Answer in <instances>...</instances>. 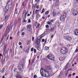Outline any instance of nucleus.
<instances>
[{
	"label": "nucleus",
	"mask_w": 78,
	"mask_h": 78,
	"mask_svg": "<svg viewBox=\"0 0 78 78\" xmlns=\"http://www.w3.org/2000/svg\"><path fill=\"white\" fill-rule=\"evenodd\" d=\"M55 67V68H57L58 67V66L56 65L55 66H54Z\"/></svg>",
	"instance_id": "obj_56"
},
{
	"label": "nucleus",
	"mask_w": 78,
	"mask_h": 78,
	"mask_svg": "<svg viewBox=\"0 0 78 78\" xmlns=\"http://www.w3.org/2000/svg\"><path fill=\"white\" fill-rule=\"evenodd\" d=\"M26 17H27V16L25 15L24 18L23 20H25L26 19Z\"/></svg>",
	"instance_id": "obj_42"
},
{
	"label": "nucleus",
	"mask_w": 78,
	"mask_h": 78,
	"mask_svg": "<svg viewBox=\"0 0 78 78\" xmlns=\"http://www.w3.org/2000/svg\"><path fill=\"white\" fill-rule=\"evenodd\" d=\"M22 36H23L24 35V34H25V33L24 32H22Z\"/></svg>",
	"instance_id": "obj_44"
},
{
	"label": "nucleus",
	"mask_w": 78,
	"mask_h": 78,
	"mask_svg": "<svg viewBox=\"0 0 78 78\" xmlns=\"http://www.w3.org/2000/svg\"><path fill=\"white\" fill-rule=\"evenodd\" d=\"M69 75V73H66L65 76H67V75Z\"/></svg>",
	"instance_id": "obj_51"
},
{
	"label": "nucleus",
	"mask_w": 78,
	"mask_h": 78,
	"mask_svg": "<svg viewBox=\"0 0 78 78\" xmlns=\"http://www.w3.org/2000/svg\"><path fill=\"white\" fill-rule=\"evenodd\" d=\"M38 12H39V10H35L36 14H37V13H38Z\"/></svg>",
	"instance_id": "obj_27"
},
{
	"label": "nucleus",
	"mask_w": 78,
	"mask_h": 78,
	"mask_svg": "<svg viewBox=\"0 0 78 78\" xmlns=\"http://www.w3.org/2000/svg\"><path fill=\"white\" fill-rule=\"evenodd\" d=\"M46 68L48 72H53V70L52 69L51 66H47L46 67Z\"/></svg>",
	"instance_id": "obj_5"
},
{
	"label": "nucleus",
	"mask_w": 78,
	"mask_h": 78,
	"mask_svg": "<svg viewBox=\"0 0 78 78\" xmlns=\"http://www.w3.org/2000/svg\"><path fill=\"white\" fill-rule=\"evenodd\" d=\"M53 35H52L51 37V39H53Z\"/></svg>",
	"instance_id": "obj_54"
},
{
	"label": "nucleus",
	"mask_w": 78,
	"mask_h": 78,
	"mask_svg": "<svg viewBox=\"0 0 78 78\" xmlns=\"http://www.w3.org/2000/svg\"><path fill=\"white\" fill-rule=\"evenodd\" d=\"M46 27L47 28H48L49 27V26H48V25H46Z\"/></svg>",
	"instance_id": "obj_43"
},
{
	"label": "nucleus",
	"mask_w": 78,
	"mask_h": 78,
	"mask_svg": "<svg viewBox=\"0 0 78 78\" xmlns=\"http://www.w3.org/2000/svg\"><path fill=\"white\" fill-rule=\"evenodd\" d=\"M17 11V8H16L15 9V11Z\"/></svg>",
	"instance_id": "obj_55"
},
{
	"label": "nucleus",
	"mask_w": 78,
	"mask_h": 78,
	"mask_svg": "<svg viewBox=\"0 0 78 78\" xmlns=\"http://www.w3.org/2000/svg\"><path fill=\"white\" fill-rule=\"evenodd\" d=\"M33 49H34V48H31V51H33Z\"/></svg>",
	"instance_id": "obj_47"
},
{
	"label": "nucleus",
	"mask_w": 78,
	"mask_h": 78,
	"mask_svg": "<svg viewBox=\"0 0 78 78\" xmlns=\"http://www.w3.org/2000/svg\"><path fill=\"white\" fill-rule=\"evenodd\" d=\"M53 17H55L56 16V12H53Z\"/></svg>",
	"instance_id": "obj_30"
},
{
	"label": "nucleus",
	"mask_w": 78,
	"mask_h": 78,
	"mask_svg": "<svg viewBox=\"0 0 78 78\" xmlns=\"http://www.w3.org/2000/svg\"><path fill=\"white\" fill-rule=\"evenodd\" d=\"M34 53H36V49H34Z\"/></svg>",
	"instance_id": "obj_39"
},
{
	"label": "nucleus",
	"mask_w": 78,
	"mask_h": 78,
	"mask_svg": "<svg viewBox=\"0 0 78 78\" xmlns=\"http://www.w3.org/2000/svg\"><path fill=\"white\" fill-rule=\"evenodd\" d=\"M9 25H8L7 27L6 32H9Z\"/></svg>",
	"instance_id": "obj_14"
},
{
	"label": "nucleus",
	"mask_w": 78,
	"mask_h": 78,
	"mask_svg": "<svg viewBox=\"0 0 78 78\" xmlns=\"http://www.w3.org/2000/svg\"><path fill=\"white\" fill-rule=\"evenodd\" d=\"M34 78H37V76L36 75H34Z\"/></svg>",
	"instance_id": "obj_40"
},
{
	"label": "nucleus",
	"mask_w": 78,
	"mask_h": 78,
	"mask_svg": "<svg viewBox=\"0 0 78 78\" xmlns=\"http://www.w3.org/2000/svg\"><path fill=\"white\" fill-rule=\"evenodd\" d=\"M30 16V14H28L27 15V17H28L29 16Z\"/></svg>",
	"instance_id": "obj_57"
},
{
	"label": "nucleus",
	"mask_w": 78,
	"mask_h": 78,
	"mask_svg": "<svg viewBox=\"0 0 78 78\" xmlns=\"http://www.w3.org/2000/svg\"><path fill=\"white\" fill-rule=\"evenodd\" d=\"M49 49V47L45 46L44 48V50H45V51H47V50H48Z\"/></svg>",
	"instance_id": "obj_18"
},
{
	"label": "nucleus",
	"mask_w": 78,
	"mask_h": 78,
	"mask_svg": "<svg viewBox=\"0 0 78 78\" xmlns=\"http://www.w3.org/2000/svg\"><path fill=\"white\" fill-rule=\"evenodd\" d=\"M36 43L37 44V45H39V44H40V41H37V40L36 41Z\"/></svg>",
	"instance_id": "obj_16"
},
{
	"label": "nucleus",
	"mask_w": 78,
	"mask_h": 78,
	"mask_svg": "<svg viewBox=\"0 0 78 78\" xmlns=\"http://www.w3.org/2000/svg\"><path fill=\"white\" fill-rule=\"evenodd\" d=\"M53 23V20H51L50 21L48 22L47 23V24H48V25H52V23Z\"/></svg>",
	"instance_id": "obj_10"
},
{
	"label": "nucleus",
	"mask_w": 78,
	"mask_h": 78,
	"mask_svg": "<svg viewBox=\"0 0 78 78\" xmlns=\"http://www.w3.org/2000/svg\"><path fill=\"white\" fill-rule=\"evenodd\" d=\"M10 10L9 9V8L8 7V6H6L5 9V12H8V11H9Z\"/></svg>",
	"instance_id": "obj_9"
},
{
	"label": "nucleus",
	"mask_w": 78,
	"mask_h": 78,
	"mask_svg": "<svg viewBox=\"0 0 78 78\" xmlns=\"http://www.w3.org/2000/svg\"><path fill=\"white\" fill-rule=\"evenodd\" d=\"M55 30V28L54 27H52L51 28L50 31H53Z\"/></svg>",
	"instance_id": "obj_29"
},
{
	"label": "nucleus",
	"mask_w": 78,
	"mask_h": 78,
	"mask_svg": "<svg viewBox=\"0 0 78 78\" xmlns=\"http://www.w3.org/2000/svg\"><path fill=\"white\" fill-rule=\"evenodd\" d=\"M2 28H3V25H0V29H2Z\"/></svg>",
	"instance_id": "obj_33"
},
{
	"label": "nucleus",
	"mask_w": 78,
	"mask_h": 78,
	"mask_svg": "<svg viewBox=\"0 0 78 78\" xmlns=\"http://www.w3.org/2000/svg\"><path fill=\"white\" fill-rule=\"evenodd\" d=\"M19 44L20 45H22V43L20 42L19 43Z\"/></svg>",
	"instance_id": "obj_49"
},
{
	"label": "nucleus",
	"mask_w": 78,
	"mask_h": 78,
	"mask_svg": "<svg viewBox=\"0 0 78 78\" xmlns=\"http://www.w3.org/2000/svg\"><path fill=\"white\" fill-rule=\"evenodd\" d=\"M41 17V15H39V13H38L37 15V19H38Z\"/></svg>",
	"instance_id": "obj_22"
},
{
	"label": "nucleus",
	"mask_w": 78,
	"mask_h": 78,
	"mask_svg": "<svg viewBox=\"0 0 78 78\" xmlns=\"http://www.w3.org/2000/svg\"><path fill=\"white\" fill-rule=\"evenodd\" d=\"M34 37H33L32 38V41H34Z\"/></svg>",
	"instance_id": "obj_48"
},
{
	"label": "nucleus",
	"mask_w": 78,
	"mask_h": 78,
	"mask_svg": "<svg viewBox=\"0 0 78 78\" xmlns=\"http://www.w3.org/2000/svg\"><path fill=\"white\" fill-rule=\"evenodd\" d=\"M0 56H2V54H0Z\"/></svg>",
	"instance_id": "obj_63"
},
{
	"label": "nucleus",
	"mask_w": 78,
	"mask_h": 78,
	"mask_svg": "<svg viewBox=\"0 0 78 78\" xmlns=\"http://www.w3.org/2000/svg\"><path fill=\"white\" fill-rule=\"evenodd\" d=\"M48 11L46 12L45 13V15H48Z\"/></svg>",
	"instance_id": "obj_34"
},
{
	"label": "nucleus",
	"mask_w": 78,
	"mask_h": 78,
	"mask_svg": "<svg viewBox=\"0 0 78 78\" xmlns=\"http://www.w3.org/2000/svg\"><path fill=\"white\" fill-rule=\"evenodd\" d=\"M42 19H43V20L45 19V17H42Z\"/></svg>",
	"instance_id": "obj_62"
},
{
	"label": "nucleus",
	"mask_w": 78,
	"mask_h": 78,
	"mask_svg": "<svg viewBox=\"0 0 78 78\" xmlns=\"http://www.w3.org/2000/svg\"><path fill=\"white\" fill-rule=\"evenodd\" d=\"M36 8L37 9H39V6L38 5L37 6Z\"/></svg>",
	"instance_id": "obj_52"
},
{
	"label": "nucleus",
	"mask_w": 78,
	"mask_h": 78,
	"mask_svg": "<svg viewBox=\"0 0 78 78\" xmlns=\"http://www.w3.org/2000/svg\"><path fill=\"white\" fill-rule=\"evenodd\" d=\"M44 9H43L41 13H43L44 12Z\"/></svg>",
	"instance_id": "obj_36"
},
{
	"label": "nucleus",
	"mask_w": 78,
	"mask_h": 78,
	"mask_svg": "<svg viewBox=\"0 0 78 78\" xmlns=\"http://www.w3.org/2000/svg\"><path fill=\"white\" fill-rule=\"evenodd\" d=\"M59 60L60 61H64V58L62 57H60L59 58Z\"/></svg>",
	"instance_id": "obj_19"
},
{
	"label": "nucleus",
	"mask_w": 78,
	"mask_h": 78,
	"mask_svg": "<svg viewBox=\"0 0 78 78\" xmlns=\"http://www.w3.org/2000/svg\"><path fill=\"white\" fill-rule=\"evenodd\" d=\"M75 75V73H73V76H74V75Z\"/></svg>",
	"instance_id": "obj_59"
},
{
	"label": "nucleus",
	"mask_w": 78,
	"mask_h": 78,
	"mask_svg": "<svg viewBox=\"0 0 78 78\" xmlns=\"http://www.w3.org/2000/svg\"><path fill=\"white\" fill-rule=\"evenodd\" d=\"M77 51H78V48H77L75 52V53H77Z\"/></svg>",
	"instance_id": "obj_35"
},
{
	"label": "nucleus",
	"mask_w": 78,
	"mask_h": 78,
	"mask_svg": "<svg viewBox=\"0 0 78 78\" xmlns=\"http://www.w3.org/2000/svg\"><path fill=\"white\" fill-rule=\"evenodd\" d=\"M66 30L69 33L70 32V28H69V27L67 28L66 29Z\"/></svg>",
	"instance_id": "obj_17"
},
{
	"label": "nucleus",
	"mask_w": 78,
	"mask_h": 78,
	"mask_svg": "<svg viewBox=\"0 0 78 78\" xmlns=\"http://www.w3.org/2000/svg\"><path fill=\"white\" fill-rule=\"evenodd\" d=\"M48 58L50 60L54 61L55 60V56L53 54H49L48 56Z\"/></svg>",
	"instance_id": "obj_4"
},
{
	"label": "nucleus",
	"mask_w": 78,
	"mask_h": 78,
	"mask_svg": "<svg viewBox=\"0 0 78 78\" xmlns=\"http://www.w3.org/2000/svg\"><path fill=\"white\" fill-rule=\"evenodd\" d=\"M42 37H43L42 36H41V37H40L39 39H37V41H39L40 42V41H41V39H42Z\"/></svg>",
	"instance_id": "obj_20"
},
{
	"label": "nucleus",
	"mask_w": 78,
	"mask_h": 78,
	"mask_svg": "<svg viewBox=\"0 0 78 78\" xmlns=\"http://www.w3.org/2000/svg\"><path fill=\"white\" fill-rule=\"evenodd\" d=\"M23 22H27V21L26 20H24V21H23Z\"/></svg>",
	"instance_id": "obj_61"
},
{
	"label": "nucleus",
	"mask_w": 78,
	"mask_h": 78,
	"mask_svg": "<svg viewBox=\"0 0 78 78\" xmlns=\"http://www.w3.org/2000/svg\"><path fill=\"white\" fill-rule=\"evenodd\" d=\"M22 5H23V6H24V2H23Z\"/></svg>",
	"instance_id": "obj_58"
},
{
	"label": "nucleus",
	"mask_w": 78,
	"mask_h": 78,
	"mask_svg": "<svg viewBox=\"0 0 78 78\" xmlns=\"http://www.w3.org/2000/svg\"><path fill=\"white\" fill-rule=\"evenodd\" d=\"M37 22H35L34 23V25L36 27V25H37Z\"/></svg>",
	"instance_id": "obj_37"
},
{
	"label": "nucleus",
	"mask_w": 78,
	"mask_h": 78,
	"mask_svg": "<svg viewBox=\"0 0 78 78\" xmlns=\"http://www.w3.org/2000/svg\"><path fill=\"white\" fill-rule=\"evenodd\" d=\"M40 73L42 76L48 77L51 76H50L49 73L48 72L44 69H41L40 70Z\"/></svg>",
	"instance_id": "obj_1"
},
{
	"label": "nucleus",
	"mask_w": 78,
	"mask_h": 78,
	"mask_svg": "<svg viewBox=\"0 0 78 78\" xmlns=\"http://www.w3.org/2000/svg\"><path fill=\"white\" fill-rule=\"evenodd\" d=\"M7 5H9V6H11V7L12 6V2L11 1H9V2H8Z\"/></svg>",
	"instance_id": "obj_11"
},
{
	"label": "nucleus",
	"mask_w": 78,
	"mask_h": 78,
	"mask_svg": "<svg viewBox=\"0 0 78 78\" xmlns=\"http://www.w3.org/2000/svg\"><path fill=\"white\" fill-rule=\"evenodd\" d=\"M6 51H4V57H6Z\"/></svg>",
	"instance_id": "obj_26"
},
{
	"label": "nucleus",
	"mask_w": 78,
	"mask_h": 78,
	"mask_svg": "<svg viewBox=\"0 0 78 78\" xmlns=\"http://www.w3.org/2000/svg\"><path fill=\"white\" fill-rule=\"evenodd\" d=\"M31 25H29L27 27V28L28 29V28H31Z\"/></svg>",
	"instance_id": "obj_28"
},
{
	"label": "nucleus",
	"mask_w": 78,
	"mask_h": 78,
	"mask_svg": "<svg viewBox=\"0 0 78 78\" xmlns=\"http://www.w3.org/2000/svg\"><path fill=\"white\" fill-rule=\"evenodd\" d=\"M9 37V35L8 36V37H7L5 39V41H8V39Z\"/></svg>",
	"instance_id": "obj_38"
},
{
	"label": "nucleus",
	"mask_w": 78,
	"mask_h": 78,
	"mask_svg": "<svg viewBox=\"0 0 78 78\" xmlns=\"http://www.w3.org/2000/svg\"><path fill=\"white\" fill-rule=\"evenodd\" d=\"M23 67V66L22 65H20L18 66V68H19V69H22Z\"/></svg>",
	"instance_id": "obj_13"
},
{
	"label": "nucleus",
	"mask_w": 78,
	"mask_h": 78,
	"mask_svg": "<svg viewBox=\"0 0 78 78\" xmlns=\"http://www.w3.org/2000/svg\"><path fill=\"white\" fill-rule=\"evenodd\" d=\"M5 78V76H2V78Z\"/></svg>",
	"instance_id": "obj_64"
},
{
	"label": "nucleus",
	"mask_w": 78,
	"mask_h": 78,
	"mask_svg": "<svg viewBox=\"0 0 78 78\" xmlns=\"http://www.w3.org/2000/svg\"><path fill=\"white\" fill-rule=\"evenodd\" d=\"M21 21V19L20 18H19L18 19V22H20Z\"/></svg>",
	"instance_id": "obj_45"
},
{
	"label": "nucleus",
	"mask_w": 78,
	"mask_h": 78,
	"mask_svg": "<svg viewBox=\"0 0 78 78\" xmlns=\"http://www.w3.org/2000/svg\"><path fill=\"white\" fill-rule=\"evenodd\" d=\"M5 68H3L2 69V70L1 71V73H4V71H5Z\"/></svg>",
	"instance_id": "obj_21"
},
{
	"label": "nucleus",
	"mask_w": 78,
	"mask_h": 78,
	"mask_svg": "<svg viewBox=\"0 0 78 78\" xmlns=\"http://www.w3.org/2000/svg\"><path fill=\"white\" fill-rule=\"evenodd\" d=\"M67 49L66 48L62 47L60 49L61 53L62 54L64 55H66L68 53Z\"/></svg>",
	"instance_id": "obj_2"
},
{
	"label": "nucleus",
	"mask_w": 78,
	"mask_h": 78,
	"mask_svg": "<svg viewBox=\"0 0 78 78\" xmlns=\"http://www.w3.org/2000/svg\"><path fill=\"white\" fill-rule=\"evenodd\" d=\"M74 34L76 36H78V29L74 30Z\"/></svg>",
	"instance_id": "obj_7"
},
{
	"label": "nucleus",
	"mask_w": 78,
	"mask_h": 78,
	"mask_svg": "<svg viewBox=\"0 0 78 78\" xmlns=\"http://www.w3.org/2000/svg\"><path fill=\"white\" fill-rule=\"evenodd\" d=\"M66 16H67L66 13H64L63 14V15L61 16V17H60V20L62 21V22H65V19H66Z\"/></svg>",
	"instance_id": "obj_3"
},
{
	"label": "nucleus",
	"mask_w": 78,
	"mask_h": 78,
	"mask_svg": "<svg viewBox=\"0 0 78 78\" xmlns=\"http://www.w3.org/2000/svg\"><path fill=\"white\" fill-rule=\"evenodd\" d=\"M64 37L65 39H66L68 41H71V40H72V37L66 35L64 36Z\"/></svg>",
	"instance_id": "obj_6"
},
{
	"label": "nucleus",
	"mask_w": 78,
	"mask_h": 78,
	"mask_svg": "<svg viewBox=\"0 0 78 78\" xmlns=\"http://www.w3.org/2000/svg\"><path fill=\"white\" fill-rule=\"evenodd\" d=\"M16 78H22V77L20 75L16 76Z\"/></svg>",
	"instance_id": "obj_23"
},
{
	"label": "nucleus",
	"mask_w": 78,
	"mask_h": 78,
	"mask_svg": "<svg viewBox=\"0 0 78 78\" xmlns=\"http://www.w3.org/2000/svg\"><path fill=\"white\" fill-rule=\"evenodd\" d=\"M27 45H28V44H30L31 43V41L30 40H29L27 41Z\"/></svg>",
	"instance_id": "obj_25"
},
{
	"label": "nucleus",
	"mask_w": 78,
	"mask_h": 78,
	"mask_svg": "<svg viewBox=\"0 0 78 78\" xmlns=\"http://www.w3.org/2000/svg\"><path fill=\"white\" fill-rule=\"evenodd\" d=\"M26 53H27V54H28V50H26Z\"/></svg>",
	"instance_id": "obj_46"
},
{
	"label": "nucleus",
	"mask_w": 78,
	"mask_h": 78,
	"mask_svg": "<svg viewBox=\"0 0 78 78\" xmlns=\"http://www.w3.org/2000/svg\"><path fill=\"white\" fill-rule=\"evenodd\" d=\"M28 22V23H30L31 22V20H30V19H29Z\"/></svg>",
	"instance_id": "obj_41"
},
{
	"label": "nucleus",
	"mask_w": 78,
	"mask_h": 78,
	"mask_svg": "<svg viewBox=\"0 0 78 78\" xmlns=\"http://www.w3.org/2000/svg\"><path fill=\"white\" fill-rule=\"evenodd\" d=\"M9 18L8 16H5V19H8Z\"/></svg>",
	"instance_id": "obj_31"
},
{
	"label": "nucleus",
	"mask_w": 78,
	"mask_h": 78,
	"mask_svg": "<svg viewBox=\"0 0 78 78\" xmlns=\"http://www.w3.org/2000/svg\"><path fill=\"white\" fill-rule=\"evenodd\" d=\"M35 2H39V0H35Z\"/></svg>",
	"instance_id": "obj_50"
},
{
	"label": "nucleus",
	"mask_w": 78,
	"mask_h": 78,
	"mask_svg": "<svg viewBox=\"0 0 78 78\" xmlns=\"http://www.w3.org/2000/svg\"><path fill=\"white\" fill-rule=\"evenodd\" d=\"M72 76V75L71 74H69L68 75V78H70L71 77V76Z\"/></svg>",
	"instance_id": "obj_32"
},
{
	"label": "nucleus",
	"mask_w": 78,
	"mask_h": 78,
	"mask_svg": "<svg viewBox=\"0 0 78 78\" xmlns=\"http://www.w3.org/2000/svg\"><path fill=\"white\" fill-rule=\"evenodd\" d=\"M69 64L68 63L66 65V66L65 67V70H66L67 69H68V66H69Z\"/></svg>",
	"instance_id": "obj_15"
},
{
	"label": "nucleus",
	"mask_w": 78,
	"mask_h": 78,
	"mask_svg": "<svg viewBox=\"0 0 78 78\" xmlns=\"http://www.w3.org/2000/svg\"><path fill=\"white\" fill-rule=\"evenodd\" d=\"M4 39V37H2V39L1 40V41H0V43L1 44V43H2V42H3V41Z\"/></svg>",
	"instance_id": "obj_24"
},
{
	"label": "nucleus",
	"mask_w": 78,
	"mask_h": 78,
	"mask_svg": "<svg viewBox=\"0 0 78 78\" xmlns=\"http://www.w3.org/2000/svg\"><path fill=\"white\" fill-rule=\"evenodd\" d=\"M72 13L74 16H76L77 15H78V12L76 10H73L72 12Z\"/></svg>",
	"instance_id": "obj_8"
},
{
	"label": "nucleus",
	"mask_w": 78,
	"mask_h": 78,
	"mask_svg": "<svg viewBox=\"0 0 78 78\" xmlns=\"http://www.w3.org/2000/svg\"><path fill=\"white\" fill-rule=\"evenodd\" d=\"M59 0H56V2L55 3V6H59Z\"/></svg>",
	"instance_id": "obj_12"
},
{
	"label": "nucleus",
	"mask_w": 78,
	"mask_h": 78,
	"mask_svg": "<svg viewBox=\"0 0 78 78\" xmlns=\"http://www.w3.org/2000/svg\"><path fill=\"white\" fill-rule=\"evenodd\" d=\"M20 48H22V46H20Z\"/></svg>",
	"instance_id": "obj_60"
},
{
	"label": "nucleus",
	"mask_w": 78,
	"mask_h": 78,
	"mask_svg": "<svg viewBox=\"0 0 78 78\" xmlns=\"http://www.w3.org/2000/svg\"><path fill=\"white\" fill-rule=\"evenodd\" d=\"M44 41H45V40H44V39H42V42H44Z\"/></svg>",
	"instance_id": "obj_53"
}]
</instances>
